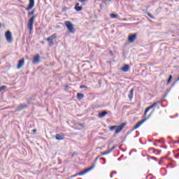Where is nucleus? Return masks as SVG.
Here are the masks:
<instances>
[{
	"label": "nucleus",
	"mask_w": 179,
	"mask_h": 179,
	"mask_svg": "<svg viewBox=\"0 0 179 179\" xmlns=\"http://www.w3.org/2000/svg\"><path fill=\"white\" fill-rule=\"evenodd\" d=\"M34 13H36V9H34L31 12L28 13V16H32L29 20L27 25V29L29 30V33H31V31H33V24H34V20L36 19V15H34Z\"/></svg>",
	"instance_id": "obj_1"
},
{
	"label": "nucleus",
	"mask_w": 179,
	"mask_h": 179,
	"mask_svg": "<svg viewBox=\"0 0 179 179\" xmlns=\"http://www.w3.org/2000/svg\"><path fill=\"white\" fill-rule=\"evenodd\" d=\"M127 125V123L123 122L120 125H115V126H111L109 127L110 131H114V129H116L115 131V134L117 135L124 129V127Z\"/></svg>",
	"instance_id": "obj_2"
},
{
	"label": "nucleus",
	"mask_w": 179,
	"mask_h": 179,
	"mask_svg": "<svg viewBox=\"0 0 179 179\" xmlns=\"http://www.w3.org/2000/svg\"><path fill=\"white\" fill-rule=\"evenodd\" d=\"M153 113H155V109H153V110L150 113V115H148V117H145V119L142 120L141 121L138 122L135 126L132 129V131H135V129H138V128H139V127H141V125H142V124H143V122H145L147 120H149V117H150V115H152L153 114Z\"/></svg>",
	"instance_id": "obj_3"
},
{
	"label": "nucleus",
	"mask_w": 179,
	"mask_h": 179,
	"mask_svg": "<svg viewBox=\"0 0 179 179\" xmlns=\"http://www.w3.org/2000/svg\"><path fill=\"white\" fill-rule=\"evenodd\" d=\"M64 24L66 27H67L69 33H75V27H73V24H72L71 21H66L64 22Z\"/></svg>",
	"instance_id": "obj_4"
},
{
	"label": "nucleus",
	"mask_w": 179,
	"mask_h": 179,
	"mask_svg": "<svg viewBox=\"0 0 179 179\" xmlns=\"http://www.w3.org/2000/svg\"><path fill=\"white\" fill-rule=\"evenodd\" d=\"M55 38H57V34H53L48 38H46V41L49 42L50 47H52V45H54L53 40H55Z\"/></svg>",
	"instance_id": "obj_5"
},
{
	"label": "nucleus",
	"mask_w": 179,
	"mask_h": 179,
	"mask_svg": "<svg viewBox=\"0 0 179 179\" xmlns=\"http://www.w3.org/2000/svg\"><path fill=\"white\" fill-rule=\"evenodd\" d=\"M93 169H94V165H92V166H90V168L85 169L83 171H81L78 173L75 174L74 176H73V177H77V176H83L85 174H86V173L90 171V170H93Z\"/></svg>",
	"instance_id": "obj_6"
},
{
	"label": "nucleus",
	"mask_w": 179,
	"mask_h": 179,
	"mask_svg": "<svg viewBox=\"0 0 179 179\" xmlns=\"http://www.w3.org/2000/svg\"><path fill=\"white\" fill-rule=\"evenodd\" d=\"M5 37L8 43H12V41H13V38H12V33L10 32V31H7L5 33Z\"/></svg>",
	"instance_id": "obj_7"
},
{
	"label": "nucleus",
	"mask_w": 179,
	"mask_h": 179,
	"mask_svg": "<svg viewBox=\"0 0 179 179\" xmlns=\"http://www.w3.org/2000/svg\"><path fill=\"white\" fill-rule=\"evenodd\" d=\"M136 34H129L128 36V41L129 43H134V41H135L136 40Z\"/></svg>",
	"instance_id": "obj_8"
},
{
	"label": "nucleus",
	"mask_w": 179,
	"mask_h": 179,
	"mask_svg": "<svg viewBox=\"0 0 179 179\" xmlns=\"http://www.w3.org/2000/svg\"><path fill=\"white\" fill-rule=\"evenodd\" d=\"M155 106H157V102H155L152 105L148 107L144 112L143 117H146V114H148V112L149 111V110H152V108H153V107H155Z\"/></svg>",
	"instance_id": "obj_9"
},
{
	"label": "nucleus",
	"mask_w": 179,
	"mask_h": 179,
	"mask_svg": "<svg viewBox=\"0 0 179 179\" xmlns=\"http://www.w3.org/2000/svg\"><path fill=\"white\" fill-rule=\"evenodd\" d=\"M24 108H27V104L26 103H20L16 111H22V110H24Z\"/></svg>",
	"instance_id": "obj_10"
},
{
	"label": "nucleus",
	"mask_w": 179,
	"mask_h": 179,
	"mask_svg": "<svg viewBox=\"0 0 179 179\" xmlns=\"http://www.w3.org/2000/svg\"><path fill=\"white\" fill-rule=\"evenodd\" d=\"M34 8V0H29V3L26 10L29 11Z\"/></svg>",
	"instance_id": "obj_11"
},
{
	"label": "nucleus",
	"mask_w": 179,
	"mask_h": 179,
	"mask_svg": "<svg viewBox=\"0 0 179 179\" xmlns=\"http://www.w3.org/2000/svg\"><path fill=\"white\" fill-rule=\"evenodd\" d=\"M24 65V59L22 58L18 61V64L17 66V69H20Z\"/></svg>",
	"instance_id": "obj_12"
},
{
	"label": "nucleus",
	"mask_w": 179,
	"mask_h": 179,
	"mask_svg": "<svg viewBox=\"0 0 179 179\" xmlns=\"http://www.w3.org/2000/svg\"><path fill=\"white\" fill-rule=\"evenodd\" d=\"M33 64H38L40 62V55L37 54L33 59Z\"/></svg>",
	"instance_id": "obj_13"
},
{
	"label": "nucleus",
	"mask_w": 179,
	"mask_h": 179,
	"mask_svg": "<svg viewBox=\"0 0 179 179\" xmlns=\"http://www.w3.org/2000/svg\"><path fill=\"white\" fill-rule=\"evenodd\" d=\"M115 148H116L115 146H113L109 150L101 152V156H104L106 155H109V153H111L113 152V149H115Z\"/></svg>",
	"instance_id": "obj_14"
},
{
	"label": "nucleus",
	"mask_w": 179,
	"mask_h": 179,
	"mask_svg": "<svg viewBox=\"0 0 179 179\" xmlns=\"http://www.w3.org/2000/svg\"><path fill=\"white\" fill-rule=\"evenodd\" d=\"M107 114H108V113L106 110H103L99 113L98 117H99V118H103V117H106V115H107Z\"/></svg>",
	"instance_id": "obj_15"
},
{
	"label": "nucleus",
	"mask_w": 179,
	"mask_h": 179,
	"mask_svg": "<svg viewBox=\"0 0 179 179\" xmlns=\"http://www.w3.org/2000/svg\"><path fill=\"white\" fill-rule=\"evenodd\" d=\"M128 97L129 99V100H132V99H134V88H132L130 91L129 93L128 94Z\"/></svg>",
	"instance_id": "obj_16"
},
{
	"label": "nucleus",
	"mask_w": 179,
	"mask_h": 179,
	"mask_svg": "<svg viewBox=\"0 0 179 179\" xmlns=\"http://www.w3.org/2000/svg\"><path fill=\"white\" fill-rule=\"evenodd\" d=\"M57 141H64V134H56Z\"/></svg>",
	"instance_id": "obj_17"
},
{
	"label": "nucleus",
	"mask_w": 179,
	"mask_h": 179,
	"mask_svg": "<svg viewBox=\"0 0 179 179\" xmlns=\"http://www.w3.org/2000/svg\"><path fill=\"white\" fill-rule=\"evenodd\" d=\"M122 71L123 72H128V71H129V66L128 64L124 65L122 68Z\"/></svg>",
	"instance_id": "obj_18"
},
{
	"label": "nucleus",
	"mask_w": 179,
	"mask_h": 179,
	"mask_svg": "<svg viewBox=\"0 0 179 179\" xmlns=\"http://www.w3.org/2000/svg\"><path fill=\"white\" fill-rule=\"evenodd\" d=\"M75 9L77 12H80V10H82L83 8H82V6H79V3H77L75 6Z\"/></svg>",
	"instance_id": "obj_19"
},
{
	"label": "nucleus",
	"mask_w": 179,
	"mask_h": 179,
	"mask_svg": "<svg viewBox=\"0 0 179 179\" xmlns=\"http://www.w3.org/2000/svg\"><path fill=\"white\" fill-rule=\"evenodd\" d=\"M84 97H85V94H83L82 93H78L77 94L78 100H82V99H83Z\"/></svg>",
	"instance_id": "obj_20"
},
{
	"label": "nucleus",
	"mask_w": 179,
	"mask_h": 179,
	"mask_svg": "<svg viewBox=\"0 0 179 179\" xmlns=\"http://www.w3.org/2000/svg\"><path fill=\"white\" fill-rule=\"evenodd\" d=\"M110 17L113 19H118V14L111 13L110 14Z\"/></svg>",
	"instance_id": "obj_21"
},
{
	"label": "nucleus",
	"mask_w": 179,
	"mask_h": 179,
	"mask_svg": "<svg viewBox=\"0 0 179 179\" xmlns=\"http://www.w3.org/2000/svg\"><path fill=\"white\" fill-rule=\"evenodd\" d=\"M171 80H173V76L170 75L169 77V79L167 80L166 85H169V83H170V82H171Z\"/></svg>",
	"instance_id": "obj_22"
},
{
	"label": "nucleus",
	"mask_w": 179,
	"mask_h": 179,
	"mask_svg": "<svg viewBox=\"0 0 179 179\" xmlns=\"http://www.w3.org/2000/svg\"><path fill=\"white\" fill-rule=\"evenodd\" d=\"M148 16H149V17H150L151 19H155V17L150 13H148Z\"/></svg>",
	"instance_id": "obj_23"
},
{
	"label": "nucleus",
	"mask_w": 179,
	"mask_h": 179,
	"mask_svg": "<svg viewBox=\"0 0 179 179\" xmlns=\"http://www.w3.org/2000/svg\"><path fill=\"white\" fill-rule=\"evenodd\" d=\"M4 89H6V85H3V86L0 87V92H2V90H4Z\"/></svg>",
	"instance_id": "obj_24"
},
{
	"label": "nucleus",
	"mask_w": 179,
	"mask_h": 179,
	"mask_svg": "<svg viewBox=\"0 0 179 179\" xmlns=\"http://www.w3.org/2000/svg\"><path fill=\"white\" fill-rule=\"evenodd\" d=\"M80 89H87V87L85 85H82L80 86Z\"/></svg>",
	"instance_id": "obj_25"
},
{
	"label": "nucleus",
	"mask_w": 179,
	"mask_h": 179,
	"mask_svg": "<svg viewBox=\"0 0 179 179\" xmlns=\"http://www.w3.org/2000/svg\"><path fill=\"white\" fill-rule=\"evenodd\" d=\"M70 135H72L73 136H76L77 135H79L77 132H72L70 134Z\"/></svg>",
	"instance_id": "obj_26"
},
{
	"label": "nucleus",
	"mask_w": 179,
	"mask_h": 179,
	"mask_svg": "<svg viewBox=\"0 0 179 179\" xmlns=\"http://www.w3.org/2000/svg\"><path fill=\"white\" fill-rule=\"evenodd\" d=\"M178 82V80H176L172 85H171V87H174V86H176V83H177Z\"/></svg>",
	"instance_id": "obj_27"
},
{
	"label": "nucleus",
	"mask_w": 179,
	"mask_h": 179,
	"mask_svg": "<svg viewBox=\"0 0 179 179\" xmlns=\"http://www.w3.org/2000/svg\"><path fill=\"white\" fill-rule=\"evenodd\" d=\"M171 89H173V88L171 87L169 90H167V92L165 94L164 97H166V96H167L168 93H169V92L171 90Z\"/></svg>",
	"instance_id": "obj_28"
},
{
	"label": "nucleus",
	"mask_w": 179,
	"mask_h": 179,
	"mask_svg": "<svg viewBox=\"0 0 179 179\" xmlns=\"http://www.w3.org/2000/svg\"><path fill=\"white\" fill-rule=\"evenodd\" d=\"M157 142H159V143H164V141H163V139L157 140Z\"/></svg>",
	"instance_id": "obj_29"
},
{
	"label": "nucleus",
	"mask_w": 179,
	"mask_h": 179,
	"mask_svg": "<svg viewBox=\"0 0 179 179\" xmlns=\"http://www.w3.org/2000/svg\"><path fill=\"white\" fill-rule=\"evenodd\" d=\"M152 149H153L154 152H156V150H157V152H158V155H160V153H162V151H160L159 150H156L155 148H152Z\"/></svg>",
	"instance_id": "obj_30"
},
{
	"label": "nucleus",
	"mask_w": 179,
	"mask_h": 179,
	"mask_svg": "<svg viewBox=\"0 0 179 179\" xmlns=\"http://www.w3.org/2000/svg\"><path fill=\"white\" fill-rule=\"evenodd\" d=\"M151 159L152 160H155V162H157V158H156L155 157H151Z\"/></svg>",
	"instance_id": "obj_31"
},
{
	"label": "nucleus",
	"mask_w": 179,
	"mask_h": 179,
	"mask_svg": "<svg viewBox=\"0 0 179 179\" xmlns=\"http://www.w3.org/2000/svg\"><path fill=\"white\" fill-rule=\"evenodd\" d=\"M109 53H110V55H112V56L114 55V54L113 53V51H112V50H110V51H109Z\"/></svg>",
	"instance_id": "obj_32"
},
{
	"label": "nucleus",
	"mask_w": 179,
	"mask_h": 179,
	"mask_svg": "<svg viewBox=\"0 0 179 179\" xmlns=\"http://www.w3.org/2000/svg\"><path fill=\"white\" fill-rule=\"evenodd\" d=\"M79 1V2H86V1H87V0H78Z\"/></svg>",
	"instance_id": "obj_33"
},
{
	"label": "nucleus",
	"mask_w": 179,
	"mask_h": 179,
	"mask_svg": "<svg viewBox=\"0 0 179 179\" xmlns=\"http://www.w3.org/2000/svg\"><path fill=\"white\" fill-rule=\"evenodd\" d=\"M32 131H33L34 134H36V132H37V129H34L32 130Z\"/></svg>",
	"instance_id": "obj_34"
},
{
	"label": "nucleus",
	"mask_w": 179,
	"mask_h": 179,
	"mask_svg": "<svg viewBox=\"0 0 179 179\" xmlns=\"http://www.w3.org/2000/svg\"><path fill=\"white\" fill-rule=\"evenodd\" d=\"M101 159H102V160H103V162H104V164H106V158L102 157V158H101Z\"/></svg>",
	"instance_id": "obj_35"
},
{
	"label": "nucleus",
	"mask_w": 179,
	"mask_h": 179,
	"mask_svg": "<svg viewBox=\"0 0 179 179\" xmlns=\"http://www.w3.org/2000/svg\"><path fill=\"white\" fill-rule=\"evenodd\" d=\"M112 173H113V174H117V171H112Z\"/></svg>",
	"instance_id": "obj_36"
},
{
	"label": "nucleus",
	"mask_w": 179,
	"mask_h": 179,
	"mask_svg": "<svg viewBox=\"0 0 179 179\" xmlns=\"http://www.w3.org/2000/svg\"><path fill=\"white\" fill-rule=\"evenodd\" d=\"M78 126L79 127H83V124H78Z\"/></svg>",
	"instance_id": "obj_37"
},
{
	"label": "nucleus",
	"mask_w": 179,
	"mask_h": 179,
	"mask_svg": "<svg viewBox=\"0 0 179 179\" xmlns=\"http://www.w3.org/2000/svg\"><path fill=\"white\" fill-rule=\"evenodd\" d=\"M113 173L111 172V173H110V178H113Z\"/></svg>",
	"instance_id": "obj_38"
},
{
	"label": "nucleus",
	"mask_w": 179,
	"mask_h": 179,
	"mask_svg": "<svg viewBox=\"0 0 179 179\" xmlns=\"http://www.w3.org/2000/svg\"><path fill=\"white\" fill-rule=\"evenodd\" d=\"M99 157H100V156H98V157L95 159V162H96V160H98Z\"/></svg>",
	"instance_id": "obj_39"
},
{
	"label": "nucleus",
	"mask_w": 179,
	"mask_h": 179,
	"mask_svg": "<svg viewBox=\"0 0 179 179\" xmlns=\"http://www.w3.org/2000/svg\"><path fill=\"white\" fill-rule=\"evenodd\" d=\"M127 139V137H124V140H126Z\"/></svg>",
	"instance_id": "obj_40"
},
{
	"label": "nucleus",
	"mask_w": 179,
	"mask_h": 179,
	"mask_svg": "<svg viewBox=\"0 0 179 179\" xmlns=\"http://www.w3.org/2000/svg\"><path fill=\"white\" fill-rule=\"evenodd\" d=\"M30 100H33V99L30 98Z\"/></svg>",
	"instance_id": "obj_41"
},
{
	"label": "nucleus",
	"mask_w": 179,
	"mask_h": 179,
	"mask_svg": "<svg viewBox=\"0 0 179 179\" xmlns=\"http://www.w3.org/2000/svg\"><path fill=\"white\" fill-rule=\"evenodd\" d=\"M131 153H132L131 152H129V155H131Z\"/></svg>",
	"instance_id": "obj_42"
},
{
	"label": "nucleus",
	"mask_w": 179,
	"mask_h": 179,
	"mask_svg": "<svg viewBox=\"0 0 179 179\" xmlns=\"http://www.w3.org/2000/svg\"><path fill=\"white\" fill-rule=\"evenodd\" d=\"M129 134V133H127V135Z\"/></svg>",
	"instance_id": "obj_43"
},
{
	"label": "nucleus",
	"mask_w": 179,
	"mask_h": 179,
	"mask_svg": "<svg viewBox=\"0 0 179 179\" xmlns=\"http://www.w3.org/2000/svg\"><path fill=\"white\" fill-rule=\"evenodd\" d=\"M108 1H111V0H108Z\"/></svg>",
	"instance_id": "obj_44"
},
{
	"label": "nucleus",
	"mask_w": 179,
	"mask_h": 179,
	"mask_svg": "<svg viewBox=\"0 0 179 179\" xmlns=\"http://www.w3.org/2000/svg\"><path fill=\"white\" fill-rule=\"evenodd\" d=\"M0 27H1V23H0Z\"/></svg>",
	"instance_id": "obj_45"
}]
</instances>
